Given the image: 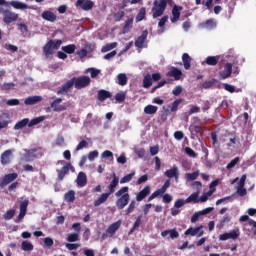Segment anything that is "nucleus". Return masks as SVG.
<instances>
[{
	"instance_id": "nucleus-1",
	"label": "nucleus",
	"mask_w": 256,
	"mask_h": 256,
	"mask_svg": "<svg viewBox=\"0 0 256 256\" xmlns=\"http://www.w3.org/2000/svg\"><path fill=\"white\" fill-rule=\"evenodd\" d=\"M116 207L119 211L125 209L129 205V201L131 200V196L129 195V188L124 186L120 188L116 193Z\"/></svg>"
},
{
	"instance_id": "nucleus-2",
	"label": "nucleus",
	"mask_w": 256,
	"mask_h": 256,
	"mask_svg": "<svg viewBox=\"0 0 256 256\" xmlns=\"http://www.w3.org/2000/svg\"><path fill=\"white\" fill-rule=\"evenodd\" d=\"M61 45H63V41L61 40H49L43 47L45 57L47 59L53 57V53H55L54 51H57Z\"/></svg>"
},
{
	"instance_id": "nucleus-3",
	"label": "nucleus",
	"mask_w": 256,
	"mask_h": 256,
	"mask_svg": "<svg viewBox=\"0 0 256 256\" xmlns=\"http://www.w3.org/2000/svg\"><path fill=\"white\" fill-rule=\"evenodd\" d=\"M167 3H169V0L154 1V6L152 8L153 19H157V17H161L165 13V9H167Z\"/></svg>"
},
{
	"instance_id": "nucleus-4",
	"label": "nucleus",
	"mask_w": 256,
	"mask_h": 256,
	"mask_svg": "<svg viewBox=\"0 0 256 256\" xmlns=\"http://www.w3.org/2000/svg\"><path fill=\"white\" fill-rule=\"evenodd\" d=\"M72 81L74 83L75 89H85V87H89L91 85V78L89 76H79L73 77Z\"/></svg>"
},
{
	"instance_id": "nucleus-5",
	"label": "nucleus",
	"mask_w": 256,
	"mask_h": 256,
	"mask_svg": "<svg viewBox=\"0 0 256 256\" xmlns=\"http://www.w3.org/2000/svg\"><path fill=\"white\" fill-rule=\"evenodd\" d=\"M0 13L3 15V23L6 25H11V23H15L19 19V14L6 9V10H1Z\"/></svg>"
},
{
	"instance_id": "nucleus-6",
	"label": "nucleus",
	"mask_w": 256,
	"mask_h": 256,
	"mask_svg": "<svg viewBox=\"0 0 256 256\" xmlns=\"http://www.w3.org/2000/svg\"><path fill=\"white\" fill-rule=\"evenodd\" d=\"M95 3L92 0H77L75 3L76 9H81L82 11H91Z\"/></svg>"
},
{
	"instance_id": "nucleus-7",
	"label": "nucleus",
	"mask_w": 256,
	"mask_h": 256,
	"mask_svg": "<svg viewBox=\"0 0 256 256\" xmlns=\"http://www.w3.org/2000/svg\"><path fill=\"white\" fill-rule=\"evenodd\" d=\"M73 78L68 80L66 83H64L61 87L57 90V95H67L71 89H73L74 86Z\"/></svg>"
},
{
	"instance_id": "nucleus-8",
	"label": "nucleus",
	"mask_w": 256,
	"mask_h": 256,
	"mask_svg": "<svg viewBox=\"0 0 256 256\" xmlns=\"http://www.w3.org/2000/svg\"><path fill=\"white\" fill-rule=\"evenodd\" d=\"M228 239H239V229L231 230L230 232L223 233L219 236L220 241H228Z\"/></svg>"
},
{
	"instance_id": "nucleus-9",
	"label": "nucleus",
	"mask_w": 256,
	"mask_h": 256,
	"mask_svg": "<svg viewBox=\"0 0 256 256\" xmlns=\"http://www.w3.org/2000/svg\"><path fill=\"white\" fill-rule=\"evenodd\" d=\"M17 177H18L17 173H10L5 175L0 182V189H4V187H7L9 183H13V181H15Z\"/></svg>"
},
{
	"instance_id": "nucleus-10",
	"label": "nucleus",
	"mask_w": 256,
	"mask_h": 256,
	"mask_svg": "<svg viewBox=\"0 0 256 256\" xmlns=\"http://www.w3.org/2000/svg\"><path fill=\"white\" fill-rule=\"evenodd\" d=\"M166 76L173 77L175 81H180L181 77H183V72L177 67H171L170 71L166 73Z\"/></svg>"
},
{
	"instance_id": "nucleus-11",
	"label": "nucleus",
	"mask_w": 256,
	"mask_h": 256,
	"mask_svg": "<svg viewBox=\"0 0 256 256\" xmlns=\"http://www.w3.org/2000/svg\"><path fill=\"white\" fill-rule=\"evenodd\" d=\"M233 73V64L226 63L224 65V70L219 73L221 79H229Z\"/></svg>"
},
{
	"instance_id": "nucleus-12",
	"label": "nucleus",
	"mask_w": 256,
	"mask_h": 256,
	"mask_svg": "<svg viewBox=\"0 0 256 256\" xmlns=\"http://www.w3.org/2000/svg\"><path fill=\"white\" fill-rule=\"evenodd\" d=\"M203 226H198L196 228L190 227L185 232L184 235H191V237H195V235H198V237H203Z\"/></svg>"
},
{
	"instance_id": "nucleus-13",
	"label": "nucleus",
	"mask_w": 256,
	"mask_h": 256,
	"mask_svg": "<svg viewBox=\"0 0 256 256\" xmlns=\"http://www.w3.org/2000/svg\"><path fill=\"white\" fill-rule=\"evenodd\" d=\"M123 223L122 220H118L114 223H112L106 230V233H108L109 237H113L115 233H117L118 229L121 228V224Z\"/></svg>"
},
{
	"instance_id": "nucleus-14",
	"label": "nucleus",
	"mask_w": 256,
	"mask_h": 256,
	"mask_svg": "<svg viewBox=\"0 0 256 256\" xmlns=\"http://www.w3.org/2000/svg\"><path fill=\"white\" fill-rule=\"evenodd\" d=\"M148 35H149V31L144 30L142 34L136 39L135 47H137L138 49H143V45L145 44V41H147Z\"/></svg>"
},
{
	"instance_id": "nucleus-15",
	"label": "nucleus",
	"mask_w": 256,
	"mask_h": 256,
	"mask_svg": "<svg viewBox=\"0 0 256 256\" xmlns=\"http://www.w3.org/2000/svg\"><path fill=\"white\" fill-rule=\"evenodd\" d=\"M72 168H73V166L71 165V163H67L60 170H57L58 181H63L65 179V175H67V173H69L70 169H72Z\"/></svg>"
},
{
	"instance_id": "nucleus-16",
	"label": "nucleus",
	"mask_w": 256,
	"mask_h": 256,
	"mask_svg": "<svg viewBox=\"0 0 256 256\" xmlns=\"http://www.w3.org/2000/svg\"><path fill=\"white\" fill-rule=\"evenodd\" d=\"M60 103H63V99L61 98H56L51 104L50 107L53 109V111H66L67 107L64 105H60ZM60 105V106H59Z\"/></svg>"
},
{
	"instance_id": "nucleus-17",
	"label": "nucleus",
	"mask_w": 256,
	"mask_h": 256,
	"mask_svg": "<svg viewBox=\"0 0 256 256\" xmlns=\"http://www.w3.org/2000/svg\"><path fill=\"white\" fill-rule=\"evenodd\" d=\"M181 11H183V6L174 5V7L172 8V23H177V20L181 17Z\"/></svg>"
},
{
	"instance_id": "nucleus-18",
	"label": "nucleus",
	"mask_w": 256,
	"mask_h": 256,
	"mask_svg": "<svg viewBox=\"0 0 256 256\" xmlns=\"http://www.w3.org/2000/svg\"><path fill=\"white\" fill-rule=\"evenodd\" d=\"M41 17L44 21H49L50 23H55V21H57V15L49 10L42 12Z\"/></svg>"
},
{
	"instance_id": "nucleus-19",
	"label": "nucleus",
	"mask_w": 256,
	"mask_h": 256,
	"mask_svg": "<svg viewBox=\"0 0 256 256\" xmlns=\"http://www.w3.org/2000/svg\"><path fill=\"white\" fill-rule=\"evenodd\" d=\"M112 177L113 179L108 186V193H110V195H113V193H115V188L119 185V176L113 173Z\"/></svg>"
},
{
	"instance_id": "nucleus-20",
	"label": "nucleus",
	"mask_w": 256,
	"mask_h": 256,
	"mask_svg": "<svg viewBox=\"0 0 256 256\" xmlns=\"http://www.w3.org/2000/svg\"><path fill=\"white\" fill-rule=\"evenodd\" d=\"M151 193V186L147 185L145 186L137 195H136V201H143L145 197L149 196Z\"/></svg>"
},
{
	"instance_id": "nucleus-21",
	"label": "nucleus",
	"mask_w": 256,
	"mask_h": 256,
	"mask_svg": "<svg viewBox=\"0 0 256 256\" xmlns=\"http://www.w3.org/2000/svg\"><path fill=\"white\" fill-rule=\"evenodd\" d=\"M13 152L11 150H6L1 154L0 161L2 165H9L11 163V156Z\"/></svg>"
},
{
	"instance_id": "nucleus-22",
	"label": "nucleus",
	"mask_w": 256,
	"mask_h": 256,
	"mask_svg": "<svg viewBox=\"0 0 256 256\" xmlns=\"http://www.w3.org/2000/svg\"><path fill=\"white\" fill-rule=\"evenodd\" d=\"M221 61V56H208L204 62H202V65H209L210 67H215L217 63Z\"/></svg>"
},
{
	"instance_id": "nucleus-23",
	"label": "nucleus",
	"mask_w": 256,
	"mask_h": 256,
	"mask_svg": "<svg viewBox=\"0 0 256 256\" xmlns=\"http://www.w3.org/2000/svg\"><path fill=\"white\" fill-rule=\"evenodd\" d=\"M165 176L168 177V179H173V177L178 181L179 179V168L174 166L172 169L165 171Z\"/></svg>"
},
{
	"instance_id": "nucleus-24",
	"label": "nucleus",
	"mask_w": 256,
	"mask_h": 256,
	"mask_svg": "<svg viewBox=\"0 0 256 256\" xmlns=\"http://www.w3.org/2000/svg\"><path fill=\"white\" fill-rule=\"evenodd\" d=\"M76 183L78 187H85L87 185V174L85 172H79Z\"/></svg>"
},
{
	"instance_id": "nucleus-25",
	"label": "nucleus",
	"mask_w": 256,
	"mask_h": 256,
	"mask_svg": "<svg viewBox=\"0 0 256 256\" xmlns=\"http://www.w3.org/2000/svg\"><path fill=\"white\" fill-rule=\"evenodd\" d=\"M43 101V97L41 96H30L25 99V105H37V103Z\"/></svg>"
},
{
	"instance_id": "nucleus-26",
	"label": "nucleus",
	"mask_w": 256,
	"mask_h": 256,
	"mask_svg": "<svg viewBox=\"0 0 256 256\" xmlns=\"http://www.w3.org/2000/svg\"><path fill=\"white\" fill-rule=\"evenodd\" d=\"M111 97H113V95L111 94V92L107 91V90H99L98 91V101H107V99H111Z\"/></svg>"
},
{
	"instance_id": "nucleus-27",
	"label": "nucleus",
	"mask_w": 256,
	"mask_h": 256,
	"mask_svg": "<svg viewBox=\"0 0 256 256\" xmlns=\"http://www.w3.org/2000/svg\"><path fill=\"white\" fill-rule=\"evenodd\" d=\"M200 25H202V27H204V29H215V27H217V21H215V19H208L202 23H200Z\"/></svg>"
},
{
	"instance_id": "nucleus-28",
	"label": "nucleus",
	"mask_w": 256,
	"mask_h": 256,
	"mask_svg": "<svg viewBox=\"0 0 256 256\" xmlns=\"http://www.w3.org/2000/svg\"><path fill=\"white\" fill-rule=\"evenodd\" d=\"M11 7L14 9H31V7L23 2L13 0L10 2Z\"/></svg>"
},
{
	"instance_id": "nucleus-29",
	"label": "nucleus",
	"mask_w": 256,
	"mask_h": 256,
	"mask_svg": "<svg viewBox=\"0 0 256 256\" xmlns=\"http://www.w3.org/2000/svg\"><path fill=\"white\" fill-rule=\"evenodd\" d=\"M111 194L108 192V193H103L101 194V196L94 201V207H99V205H103V203H105V201H107V199H109V196Z\"/></svg>"
},
{
	"instance_id": "nucleus-30",
	"label": "nucleus",
	"mask_w": 256,
	"mask_h": 256,
	"mask_svg": "<svg viewBox=\"0 0 256 256\" xmlns=\"http://www.w3.org/2000/svg\"><path fill=\"white\" fill-rule=\"evenodd\" d=\"M27 125H29V118H24L14 125V129L15 131H19L21 129H24V127H27Z\"/></svg>"
},
{
	"instance_id": "nucleus-31",
	"label": "nucleus",
	"mask_w": 256,
	"mask_h": 256,
	"mask_svg": "<svg viewBox=\"0 0 256 256\" xmlns=\"http://www.w3.org/2000/svg\"><path fill=\"white\" fill-rule=\"evenodd\" d=\"M182 62L186 71H188V69H191V56H189L187 53H184L182 55Z\"/></svg>"
},
{
	"instance_id": "nucleus-32",
	"label": "nucleus",
	"mask_w": 256,
	"mask_h": 256,
	"mask_svg": "<svg viewBox=\"0 0 256 256\" xmlns=\"http://www.w3.org/2000/svg\"><path fill=\"white\" fill-rule=\"evenodd\" d=\"M61 49L64 53H67L68 55H73V53H75V49H77V46H75V44H69L66 46H62Z\"/></svg>"
},
{
	"instance_id": "nucleus-33",
	"label": "nucleus",
	"mask_w": 256,
	"mask_h": 256,
	"mask_svg": "<svg viewBox=\"0 0 256 256\" xmlns=\"http://www.w3.org/2000/svg\"><path fill=\"white\" fill-rule=\"evenodd\" d=\"M64 201H66L67 203H74L75 202V191L69 190L64 195Z\"/></svg>"
},
{
	"instance_id": "nucleus-34",
	"label": "nucleus",
	"mask_w": 256,
	"mask_h": 256,
	"mask_svg": "<svg viewBox=\"0 0 256 256\" xmlns=\"http://www.w3.org/2000/svg\"><path fill=\"white\" fill-rule=\"evenodd\" d=\"M45 121V116H39L28 122V127H35V125H39V123H43Z\"/></svg>"
},
{
	"instance_id": "nucleus-35",
	"label": "nucleus",
	"mask_w": 256,
	"mask_h": 256,
	"mask_svg": "<svg viewBox=\"0 0 256 256\" xmlns=\"http://www.w3.org/2000/svg\"><path fill=\"white\" fill-rule=\"evenodd\" d=\"M185 203H199V192L192 193L186 200Z\"/></svg>"
},
{
	"instance_id": "nucleus-36",
	"label": "nucleus",
	"mask_w": 256,
	"mask_h": 256,
	"mask_svg": "<svg viewBox=\"0 0 256 256\" xmlns=\"http://www.w3.org/2000/svg\"><path fill=\"white\" fill-rule=\"evenodd\" d=\"M21 249L22 251H33L34 249L33 243H31L30 241L24 240L21 243Z\"/></svg>"
},
{
	"instance_id": "nucleus-37",
	"label": "nucleus",
	"mask_w": 256,
	"mask_h": 256,
	"mask_svg": "<svg viewBox=\"0 0 256 256\" xmlns=\"http://www.w3.org/2000/svg\"><path fill=\"white\" fill-rule=\"evenodd\" d=\"M133 29V18H128L123 27V33H129Z\"/></svg>"
},
{
	"instance_id": "nucleus-38",
	"label": "nucleus",
	"mask_w": 256,
	"mask_h": 256,
	"mask_svg": "<svg viewBox=\"0 0 256 256\" xmlns=\"http://www.w3.org/2000/svg\"><path fill=\"white\" fill-rule=\"evenodd\" d=\"M153 85V79L151 78V74H147L143 79V87L144 89H149Z\"/></svg>"
},
{
	"instance_id": "nucleus-39",
	"label": "nucleus",
	"mask_w": 256,
	"mask_h": 256,
	"mask_svg": "<svg viewBox=\"0 0 256 256\" xmlns=\"http://www.w3.org/2000/svg\"><path fill=\"white\" fill-rule=\"evenodd\" d=\"M183 101H184L183 98H178V99L174 100V101L172 102V106H171L170 111H171L172 113L177 112V110L179 109V105H180L181 103H183Z\"/></svg>"
},
{
	"instance_id": "nucleus-40",
	"label": "nucleus",
	"mask_w": 256,
	"mask_h": 256,
	"mask_svg": "<svg viewBox=\"0 0 256 256\" xmlns=\"http://www.w3.org/2000/svg\"><path fill=\"white\" fill-rule=\"evenodd\" d=\"M157 106H153V105H147L145 108H144V113L146 115H155V113H157Z\"/></svg>"
},
{
	"instance_id": "nucleus-41",
	"label": "nucleus",
	"mask_w": 256,
	"mask_h": 256,
	"mask_svg": "<svg viewBox=\"0 0 256 256\" xmlns=\"http://www.w3.org/2000/svg\"><path fill=\"white\" fill-rule=\"evenodd\" d=\"M198 178H199V170L192 173H186L185 175L186 181H196V179Z\"/></svg>"
},
{
	"instance_id": "nucleus-42",
	"label": "nucleus",
	"mask_w": 256,
	"mask_h": 256,
	"mask_svg": "<svg viewBox=\"0 0 256 256\" xmlns=\"http://www.w3.org/2000/svg\"><path fill=\"white\" fill-rule=\"evenodd\" d=\"M117 79H118V85H121V87H125V85H127L128 79L126 74H123V73L118 74Z\"/></svg>"
},
{
	"instance_id": "nucleus-43",
	"label": "nucleus",
	"mask_w": 256,
	"mask_h": 256,
	"mask_svg": "<svg viewBox=\"0 0 256 256\" xmlns=\"http://www.w3.org/2000/svg\"><path fill=\"white\" fill-rule=\"evenodd\" d=\"M116 47H117V42H112L110 44H106L105 46H103L101 49V52L107 53L109 51H112V49H115Z\"/></svg>"
},
{
	"instance_id": "nucleus-44",
	"label": "nucleus",
	"mask_w": 256,
	"mask_h": 256,
	"mask_svg": "<svg viewBox=\"0 0 256 256\" xmlns=\"http://www.w3.org/2000/svg\"><path fill=\"white\" fill-rule=\"evenodd\" d=\"M145 15H147V9H145V7L140 8L137 16H136V21H143V19H145Z\"/></svg>"
},
{
	"instance_id": "nucleus-45",
	"label": "nucleus",
	"mask_w": 256,
	"mask_h": 256,
	"mask_svg": "<svg viewBox=\"0 0 256 256\" xmlns=\"http://www.w3.org/2000/svg\"><path fill=\"white\" fill-rule=\"evenodd\" d=\"M133 177H135V172H132V173H130V174H128V175L122 177V178L120 179L121 185H123V184H125V183L131 182V179H133Z\"/></svg>"
},
{
	"instance_id": "nucleus-46",
	"label": "nucleus",
	"mask_w": 256,
	"mask_h": 256,
	"mask_svg": "<svg viewBox=\"0 0 256 256\" xmlns=\"http://www.w3.org/2000/svg\"><path fill=\"white\" fill-rule=\"evenodd\" d=\"M192 189L199 194L201 193V189H203V184L201 183V181H194L192 183Z\"/></svg>"
},
{
	"instance_id": "nucleus-47",
	"label": "nucleus",
	"mask_w": 256,
	"mask_h": 256,
	"mask_svg": "<svg viewBox=\"0 0 256 256\" xmlns=\"http://www.w3.org/2000/svg\"><path fill=\"white\" fill-rule=\"evenodd\" d=\"M13 217H15V209H10L3 215L5 221H11Z\"/></svg>"
},
{
	"instance_id": "nucleus-48",
	"label": "nucleus",
	"mask_w": 256,
	"mask_h": 256,
	"mask_svg": "<svg viewBox=\"0 0 256 256\" xmlns=\"http://www.w3.org/2000/svg\"><path fill=\"white\" fill-rule=\"evenodd\" d=\"M67 241L68 243H75V241H79V232L69 234Z\"/></svg>"
},
{
	"instance_id": "nucleus-49",
	"label": "nucleus",
	"mask_w": 256,
	"mask_h": 256,
	"mask_svg": "<svg viewBox=\"0 0 256 256\" xmlns=\"http://www.w3.org/2000/svg\"><path fill=\"white\" fill-rule=\"evenodd\" d=\"M137 205V202L135 200H132L126 209V215H131L135 211V207Z\"/></svg>"
},
{
	"instance_id": "nucleus-50",
	"label": "nucleus",
	"mask_w": 256,
	"mask_h": 256,
	"mask_svg": "<svg viewBox=\"0 0 256 256\" xmlns=\"http://www.w3.org/2000/svg\"><path fill=\"white\" fill-rule=\"evenodd\" d=\"M185 153L188 157H192L193 159H197V152L193 150L191 147L185 148Z\"/></svg>"
},
{
	"instance_id": "nucleus-51",
	"label": "nucleus",
	"mask_w": 256,
	"mask_h": 256,
	"mask_svg": "<svg viewBox=\"0 0 256 256\" xmlns=\"http://www.w3.org/2000/svg\"><path fill=\"white\" fill-rule=\"evenodd\" d=\"M65 247H66V249H68V251H75V250L79 249V247H81V244L80 243H74V244L66 243Z\"/></svg>"
},
{
	"instance_id": "nucleus-52",
	"label": "nucleus",
	"mask_w": 256,
	"mask_h": 256,
	"mask_svg": "<svg viewBox=\"0 0 256 256\" xmlns=\"http://www.w3.org/2000/svg\"><path fill=\"white\" fill-rule=\"evenodd\" d=\"M102 159H108L109 161H113L114 157H113V152L109 151V150H105L102 155H101Z\"/></svg>"
},
{
	"instance_id": "nucleus-53",
	"label": "nucleus",
	"mask_w": 256,
	"mask_h": 256,
	"mask_svg": "<svg viewBox=\"0 0 256 256\" xmlns=\"http://www.w3.org/2000/svg\"><path fill=\"white\" fill-rule=\"evenodd\" d=\"M215 83H217V79H212L210 81H206L202 84L203 89H211V87H213V85H215Z\"/></svg>"
},
{
	"instance_id": "nucleus-54",
	"label": "nucleus",
	"mask_w": 256,
	"mask_h": 256,
	"mask_svg": "<svg viewBox=\"0 0 256 256\" xmlns=\"http://www.w3.org/2000/svg\"><path fill=\"white\" fill-rule=\"evenodd\" d=\"M182 93H183V86L181 85L176 86L172 90V95H174V97H179V95H181Z\"/></svg>"
},
{
	"instance_id": "nucleus-55",
	"label": "nucleus",
	"mask_w": 256,
	"mask_h": 256,
	"mask_svg": "<svg viewBox=\"0 0 256 256\" xmlns=\"http://www.w3.org/2000/svg\"><path fill=\"white\" fill-rule=\"evenodd\" d=\"M239 161H241L239 157L234 158L233 160H231L230 163L227 164L226 169H233L237 165V163H239Z\"/></svg>"
},
{
	"instance_id": "nucleus-56",
	"label": "nucleus",
	"mask_w": 256,
	"mask_h": 256,
	"mask_svg": "<svg viewBox=\"0 0 256 256\" xmlns=\"http://www.w3.org/2000/svg\"><path fill=\"white\" fill-rule=\"evenodd\" d=\"M27 207H29V200L26 199L21 202L20 204V212L27 213Z\"/></svg>"
},
{
	"instance_id": "nucleus-57",
	"label": "nucleus",
	"mask_w": 256,
	"mask_h": 256,
	"mask_svg": "<svg viewBox=\"0 0 256 256\" xmlns=\"http://www.w3.org/2000/svg\"><path fill=\"white\" fill-rule=\"evenodd\" d=\"M126 99V95L124 92H119L115 95V100L118 102V103H123V101H125Z\"/></svg>"
},
{
	"instance_id": "nucleus-58",
	"label": "nucleus",
	"mask_w": 256,
	"mask_h": 256,
	"mask_svg": "<svg viewBox=\"0 0 256 256\" xmlns=\"http://www.w3.org/2000/svg\"><path fill=\"white\" fill-rule=\"evenodd\" d=\"M201 111V108L199 106H192L188 112H186V115L191 116L195 113H199Z\"/></svg>"
},
{
	"instance_id": "nucleus-59",
	"label": "nucleus",
	"mask_w": 256,
	"mask_h": 256,
	"mask_svg": "<svg viewBox=\"0 0 256 256\" xmlns=\"http://www.w3.org/2000/svg\"><path fill=\"white\" fill-rule=\"evenodd\" d=\"M189 129H190L192 135H199V133H201V131H204L203 126H194L193 128L190 127Z\"/></svg>"
},
{
	"instance_id": "nucleus-60",
	"label": "nucleus",
	"mask_w": 256,
	"mask_h": 256,
	"mask_svg": "<svg viewBox=\"0 0 256 256\" xmlns=\"http://www.w3.org/2000/svg\"><path fill=\"white\" fill-rule=\"evenodd\" d=\"M87 72L90 73L92 79H95V77H97L99 73H101V70H97L95 68H88Z\"/></svg>"
},
{
	"instance_id": "nucleus-61",
	"label": "nucleus",
	"mask_w": 256,
	"mask_h": 256,
	"mask_svg": "<svg viewBox=\"0 0 256 256\" xmlns=\"http://www.w3.org/2000/svg\"><path fill=\"white\" fill-rule=\"evenodd\" d=\"M236 193H237L240 197H245V195H247V189H245V186H238Z\"/></svg>"
},
{
	"instance_id": "nucleus-62",
	"label": "nucleus",
	"mask_w": 256,
	"mask_h": 256,
	"mask_svg": "<svg viewBox=\"0 0 256 256\" xmlns=\"http://www.w3.org/2000/svg\"><path fill=\"white\" fill-rule=\"evenodd\" d=\"M53 245H54L53 238L51 237L44 238V247H48L49 249H51Z\"/></svg>"
},
{
	"instance_id": "nucleus-63",
	"label": "nucleus",
	"mask_w": 256,
	"mask_h": 256,
	"mask_svg": "<svg viewBox=\"0 0 256 256\" xmlns=\"http://www.w3.org/2000/svg\"><path fill=\"white\" fill-rule=\"evenodd\" d=\"M123 17H125V11H119L114 14V19L117 22L121 21V19H123Z\"/></svg>"
},
{
	"instance_id": "nucleus-64",
	"label": "nucleus",
	"mask_w": 256,
	"mask_h": 256,
	"mask_svg": "<svg viewBox=\"0 0 256 256\" xmlns=\"http://www.w3.org/2000/svg\"><path fill=\"white\" fill-rule=\"evenodd\" d=\"M76 55H78V57H80L81 59H85V57H87L88 55L87 49L82 48L81 50L76 52Z\"/></svg>"
}]
</instances>
